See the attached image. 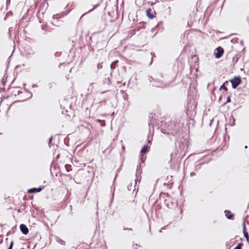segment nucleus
<instances>
[{"mask_svg": "<svg viewBox=\"0 0 249 249\" xmlns=\"http://www.w3.org/2000/svg\"><path fill=\"white\" fill-rule=\"evenodd\" d=\"M234 122H233H233H232L231 125H234Z\"/></svg>", "mask_w": 249, "mask_h": 249, "instance_id": "nucleus-37", "label": "nucleus"}, {"mask_svg": "<svg viewBox=\"0 0 249 249\" xmlns=\"http://www.w3.org/2000/svg\"><path fill=\"white\" fill-rule=\"evenodd\" d=\"M228 83V81H226L224 83H223L220 87L219 89H224L225 91H227L228 88L225 86V83Z\"/></svg>", "mask_w": 249, "mask_h": 249, "instance_id": "nucleus-14", "label": "nucleus"}, {"mask_svg": "<svg viewBox=\"0 0 249 249\" xmlns=\"http://www.w3.org/2000/svg\"><path fill=\"white\" fill-rule=\"evenodd\" d=\"M195 175H196V173L195 172H191L190 173V176L191 177H193V176H194Z\"/></svg>", "mask_w": 249, "mask_h": 249, "instance_id": "nucleus-26", "label": "nucleus"}, {"mask_svg": "<svg viewBox=\"0 0 249 249\" xmlns=\"http://www.w3.org/2000/svg\"><path fill=\"white\" fill-rule=\"evenodd\" d=\"M103 68V66H102V63H98L97 65V68L98 70H100L102 68Z\"/></svg>", "mask_w": 249, "mask_h": 249, "instance_id": "nucleus-20", "label": "nucleus"}, {"mask_svg": "<svg viewBox=\"0 0 249 249\" xmlns=\"http://www.w3.org/2000/svg\"><path fill=\"white\" fill-rule=\"evenodd\" d=\"M36 85H33V87H35Z\"/></svg>", "mask_w": 249, "mask_h": 249, "instance_id": "nucleus-42", "label": "nucleus"}, {"mask_svg": "<svg viewBox=\"0 0 249 249\" xmlns=\"http://www.w3.org/2000/svg\"><path fill=\"white\" fill-rule=\"evenodd\" d=\"M205 162H201L200 163H198L196 165L195 167V170L196 171H198L199 169H200L201 166Z\"/></svg>", "mask_w": 249, "mask_h": 249, "instance_id": "nucleus-10", "label": "nucleus"}, {"mask_svg": "<svg viewBox=\"0 0 249 249\" xmlns=\"http://www.w3.org/2000/svg\"><path fill=\"white\" fill-rule=\"evenodd\" d=\"M19 228H20V230L21 232L23 234L26 235L28 233V232H29L28 228L25 225H24L23 224H21L20 225Z\"/></svg>", "mask_w": 249, "mask_h": 249, "instance_id": "nucleus-5", "label": "nucleus"}, {"mask_svg": "<svg viewBox=\"0 0 249 249\" xmlns=\"http://www.w3.org/2000/svg\"><path fill=\"white\" fill-rule=\"evenodd\" d=\"M231 102V97H230V96H229L227 97V101H226V102L225 103H229V102Z\"/></svg>", "mask_w": 249, "mask_h": 249, "instance_id": "nucleus-25", "label": "nucleus"}, {"mask_svg": "<svg viewBox=\"0 0 249 249\" xmlns=\"http://www.w3.org/2000/svg\"><path fill=\"white\" fill-rule=\"evenodd\" d=\"M13 245V242L11 241L10 243V244L9 246L8 247V248H7V249H12Z\"/></svg>", "mask_w": 249, "mask_h": 249, "instance_id": "nucleus-21", "label": "nucleus"}, {"mask_svg": "<svg viewBox=\"0 0 249 249\" xmlns=\"http://www.w3.org/2000/svg\"><path fill=\"white\" fill-rule=\"evenodd\" d=\"M66 170H67V171L68 172H69L70 171V170H69V169H67H67H66Z\"/></svg>", "mask_w": 249, "mask_h": 249, "instance_id": "nucleus-39", "label": "nucleus"}, {"mask_svg": "<svg viewBox=\"0 0 249 249\" xmlns=\"http://www.w3.org/2000/svg\"><path fill=\"white\" fill-rule=\"evenodd\" d=\"M104 85H110L111 82L109 77L106 78L103 81Z\"/></svg>", "mask_w": 249, "mask_h": 249, "instance_id": "nucleus-9", "label": "nucleus"}, {"mask_svg": "<svg viewBox=\"0 0 249 249\" xmlns=\"http://www.w3.org/2000/svg\"><path fill=\"white\" fill-rule=\"evenodd\" d=\"M127 230H132L131 228L127 229Z\"/></svg>", "mask_w": 249, "mask_h": 249, "instance_id": "nucleus-45", "label": "nucleus"}, {"mask_svg": "<svg viewBox=\"0 0 249 249\" xmlns=\"http://www.w3.org/2000/svg\"><path fill=\"white\" fill-rule=\"evenodd\" d=\"M230 82L231 83L232 88L236 89L241 83L242 80L240 76H235L233 78L230 79Z\"/></svg>", "mask_w": 249, "mask_h": 249, "instance_id": "nucleus-1", "label": "nucleus"}, {"mask_svg": "<svg viewBox=\"0 0 249 249\" xmlns=\"http://www.w3.org/2000/svg\"><path fill=\"white\" fill-rule=\"evenodd\" d=\"M53 140V137H51L49 139L48 145L50 147H51V145L52 144V142Z\"/></svg>", "mask_w": 249, "mask_h": 249, "instance_id": "nucleus-19", "label": "nucleus"}, {"mask_svg": "<svg viewBox=\"0 0 249 249\" xmlns=\"http://www.w3.org/2000/svg\"><path fill=\"white\" fill-rule=\"evenodd\" d=\"M244 230H246V226H245V224L244 222H243V231Z\"/></svg>", "mask_w": 249, "mask_h": 249, "instance_id": "nucleus-31", "label": "nucleus"}, {"mask_svg": "<svg viewBox=\"0 0 249 249\" xmlns=\"http://www.w3.org/2000/svg\"><path fill=\"white\" fill-rule=\"evenodd\" d=\"M149 81L150 83L152 82H154L155 83L153 84V86H156L157 87H162L163 86H162V84L160 82V80L158 79H155L152 77H149Z\"/></svg>", "mask_w": 249, "mask_h": 249, "instance_id": "nucleus-2", "label": "nucleus"}, {"mask_svg": "<svg viewBox=\"0 0 249 249\" xmlns=\"http://www.w3.org/2000/svg\"><path fill=\"white\" fill-rule=\"evenodd\" d=\"M44 188V186H40L38 188H32L29 189L27 191L28 193L34 194L41 191Z\"/></svg>", "mask_w": 249, "mask_h": 249, "instance_id": "nucleus-4", "label": "nucleus"}, {"mask_svg": "<svg viewBox=\"0 0 249 249\" xmlns=\"http://www.w3.org/2000/svg\"><path fill=\"white\" fill-rule=\"evenodd\" d=\"M132 183L129 184L127 186V189H128V190L130 191V190H132Z\"/></svg>", "mask_w": 249, "mask_h": 249, "instance_id": "nucleus-22", "label": "nucleus"}, {"mask_svg": "<svg viewBox=\"0 0 249 249\" xmlns=\"http://www.w3.org/2000/svg\"><path fill=\"white\" fill-rule=\"evenodd\" d=\"M59 242L62 245H64V243H65V241H64L62 240H60V242Z\"/></svg>", "mask_w": 249, "mask_h": 249, "instance_id": "nucleus-29", "label": "nucleus"}, {"mask_svg": "<svg viewBox=\"0 0 249 249\" xmlns=\"http://www.w3.org/2000/svg\"><path fill=\"white\" fill-rule=\"evenodd\" d=\"M87 13L84 14L83 15H82V16L80 18H81L84 15H85Z\"/></svg>", "mask_w": 249, "mask_h": 249, "instance_id": "nucleus-36", "label": "nucleus"}, {"mask_svg": "<svg viewBox=\"0 0 249 249\" xmlns=\"http://www.w3.org/2000/svg\"><path fill=\"white\" fill-rule=\"evenodd\" d=\"M148 143H151V141H150V140H148Z\"/></svg>", "mask_w": 249, "mask_h": 249, "instance_id": "nucleus-38", "label": "nucleus"}, {"mask_svg": "<svg viewBox=\"0 0 249 249\" xmlns=\"http://www.w3.org/2000/svg\"><path fill=\"white\" fill-rule=\"evenodd\" d=\"M114 191V189L113 190V192ZM113 196H114V192L112 194V197H113Z\"/></svg>", "mask_w": 249, "mask_h": 249, "instance_id": "nucleus-41", "label": "nucleus"}, {"mask_svg": "<svg viewBox=\"0 0 249 249\" xmlns=\"http://www.w3.org/2000/svg\"><path fill=\"white\" fill-rule=\"evenodd\" d=\"M36 247V245H35L34 247V248H35Z\"/></svg>", "mask_w": 249, "mask_h": 249, "instance_id": "nucleus-47", "label": "nucleus"}, {"mask_svg": "<svg viewBox=\"0 0 249 249\" xmlns=\"http://www.w3.org/2000/svg\"><path fill=\"white\" fill-rule=\"evenodd\" d=\"M78 247H79V246H77L76 247V248H78Z\"/></svg>", "mask_w": 249, "mask_h": 249, "instance_id": "nucleus-48", "label": "nucleus"}, {"mask_svg": "<svg viewBox=\"0 0 249 249\" xmlns=\"http://www.w3.org/2000/svg\"><path fill=\"white\" fill-rule=\"evenodd\" d=\"M225 216L228 219H231L233 217V215L231 213V212L229 210H225L224 212Z\"/></svg>", "mask_w": 249, "mask_h": 249, "instance_id": "nucleus-8", "label": "nucleus"}, {"mask_svg": "<svg viewBox=\"0 0 249 249\" xmlns=\"http://www.w3.org/2000/svg\"><path fill=\"white\" fill-rule=\"evenodd\" d=\"M70 209H71V214L72 215V206H71V205H70Z\"/></svg>", "mask_w": 249, "mask_h": 249, "instance_id": "nucleus-30", "label": "nucleus"}, {"mask_svg": "<svg viewBox=\"0 0 249 249\" xmlns=\"http://www.w3.org/2000/svg\"><path fill=\"white\" fill-rule=\"evenodd\" d=\"M216 53H214L215 57L216 58H220L223 53H224V49L221 47H218L215 49Z\"/></svg>", "mask_w": 249, "mask_h": 249, "instance_id": "nucleus-3", "label": "nucleus"}, {"mask_svg": "<svg viewBox=\"0 0 249 249\" xmlns=\"http://www.w3.org/2000/svg\"><path fill=\"white\" fill-rule=\"evenodd\" d=\"M105 125V122H103V123H102L101 124V126H104Z\"/></svg>", "mask_w": 249, "mask_h": 249, "instance_id": "nucleus-33", "label": "nucleus"}, {"mask_svg": "<svg viewBox=\"0 0 249 249\" xmlns=\"http://www.w3.org/2000/svg\"><path fill=\"white\" fill-rule=\"evenodd\" d=\"M151 10L150 9H149L147 10L146 11V15L149 18H153L154 17V16L151 14Z\"/></svg>", "mask_w": 249, "mask_h": 249, "instance_id": "nucleus-11", "label": "nucleus"}, {"mask_svg": "<svg viewBox=\"0 0 249 249\" xmlns=\"http://www.w3.org/2000/svg\"><path fill=\"white\" fill-rule=\"evenodd\" d=\"M118 61L117 60H116L114 62H113L111 64H110V68L111 70H113L115 68V67H116V64L118 63Z\"/></svg>", "mask_w": 249, "mask_h": 249, "instance_id": "nucleus-13", "label": "nucleus"}, {"mask_svg": "<svg viewBox=\"0 0 249 249\" xmlns=\"http://www.w3.org/2000/svg\"><path fill=\"white\" fill-rule=\"evenodd\" d=\"M166 227H167V226H165L163 227V228H162L160 230H159V232H161L162 230L165 229Z\"/></svg>", "mask_w": 249, "mask_h": 249, "instance_id": "nucleus-28", "label": "nucleus"}, {"mask_svg": "<svg viewBox=\"0 0 249 249\" xmlns=\"http://www.w3.org/2000/svg\"><path fill=\"white\" fill-rule=\"evenodd\" d=\"M248 148V146L247 145H245V148Z\"/></svg>", "mask_w": 249, "mask_h": 249, "instance_id": "nucleus-40", "label": "nucleus"}, {"mask_svg": "<svg viewBox=\"0 0 249 249\" xmlns=\"http://www.w3.org/2000/svg\"><path fill=\"white\" fill-rule=\"evenodd\" d=\"M234 242V241L231 240L229 243L227 242L226 244V247L229 248V249L232 247V246L233 245V243Z\"/></svg>", "mask_w": 249, "mask_h": 249, "instance_id": "nucleus-12", "label": "nucleus"}, {"mask_svg": "<svg viewBox=\"0 0 249 249\" xmlns=\"http://www.w3.org/2000/svg\"><path fill=\"white\" fill-rule=\"evenodd\" d=\"M68 166V165L67 164H66V165H65V167H66V168H67V167Z\"/></svg>", "mask_w": 249, "mask_h": 249, "instance_id": "nucleus-44", "label": "nucleus"}, {"mask_svg": "<svg viewBox=\"0 0 249 249\" xmlns=\"http://www.w3.org/2000/svg\"><path fill=\"white\" fill-rule=\"evenodd\" d=\"M97 121H98V122H101V121L100 120H99V119H98V120H97Z\"/></svg>", "mask_w": 249, "mask_h": 249, "instance_id": "nucleus-43", "label": "nucleus"}, {"mask_svg": "<svg viewBox=\"0 0 249 249\" xmlns=\"http://www.w3.org/2000/svg\"><path fill=\"white\" fill-rule=\"evenodd\" d=\"M107 92V91H102V92H101V93H101V94H104V93H105V92Z\"/></svg>", "mask_w": 249, "mask_h": 249, "instance_id": "nucleus-34", "label": "nucleus"}, {"mask_svg": "<svg viewBox=\"0 0 249 249\" xmlns=\"http://www.w3.org/2000/svg\"><path fill=\"white\" fill-rule=\"evenodd\" d=\"M174 127H175V128L174 129L173 132H165L164 130H163L162 128L161 129V131L162 133H163L164 134H168L171 133L173 135L175 136V135H177V134L179 131V128L177 127L176 125Z\"/></svg>", "mask_w": 249, "mask_h": 249, "instance_id": "nucleus-6", "label": "nucleus"}, {"mask_svg": "<svg viewBox=\"0 0 249 249\" xmlns=\"http://www.w3.org/2000/svg\"><path fill=\"white\" fill-rule=\"evenodd\" d=\"M149 148L150 147L147 144L143 145L141 150V153L142 154L147 153L148 151Z\"/></svg>", "mask_w": 249, "mask_h": 249, "instance_id": "nucleus-7", "label": "nucleus"}, {"mask_svg": "<svg viewBox=\"0 0 249 249\" xmlns=\"http://www.w3.org/2000/svg\"><path fill=\"white\" fill-rule=\"evenodd\" d=\"M243 245V244L242 243H239L237 246L233 248V249H241Z\"/></svg>", "mask_w": 249, "mask_h": 249, "instance_id": "nucleus-15", "label": "nucleus"}, {"mask_svg": "<svg viewBox=\"0 0 249 249\" xmlns=\"http://www.w3.org/2000/svg\"><path fill=\"white\" fill-rule=\"evenodd\" d=\"M140 166H141V165H140ZM142 169L140 167H139V168H137V173H136V174L137 178H138V177L137 176V174L138 173H140L141 174L142 173Z\"/></svg>", "mask_w": 249, "mask_h": 249, "instance_id": "nucleus-17", "label": "nucleus"}, {"mask_svg": "<svg viewBox=\"0 0 249 249\" xmlns=\"http://www.w3.org/2000/svg\"><path fill=\"white\" fill-rule=\"evenodd\" d=\"M233 122H235V120H234V118H233Z\"/></svg>", "mask_w": 249, "mask_h": 249, "instance_id": "nucleus-46", "label": "nucleus"}, {"mask_svg": "<svg viewBox=\"0 0 249 249\" xmlns=\"http://www.w3.org/2000/svg\"><path fill=\"white\" fill-rule=\"evenodd\" d=\"M140 180H141V178H137L135 179V185H134V187H136V184H137V182H140Z\"/></svg>", "mask_w": 249, "mask_h": 249, "instance_id": "nucleus-23", "label": "nucleus"}, {"mask_svg": "<svg viewBox=\"0 0 249 249\" xmlns=\"http://www.w3.org/2000/svg\"><path fill=\"white\" fill-rule=\"evenodd\" d=\"M48 86H49V88H52V84H51V83H49V84H48Z\"/></svg>", "mask_w": 249, "mask_h": 249, "instance_id": "nucleus-32", "label": "nucleus"}, {"mask_svg": "<svg viewBox=\"0 0 249 249\" xmlns=\"http://www.w3.org/2000/svg\"><path fill=\"white\" fill-rule=\"evenodd\" d=\"M20 93H21V91L20 90H18V94H19Z\"/></svg>", "mask_w": 249, "mask_h": 249, "instance_id": "nucleus-35", "label": "nucleus"}, {"mask_svg": "<svg viewBox=\"0 0 249 249\" xmlns=\"http://www.w3.org/2000/svg\"><path fill=\"white\" fill-rule=\"evenodd\" d=\"M99 5H100V3H98V4H97L93 6V8H92V9H90V10H89L87 13H90V12H91V11H92L93 10H94L95 9H96L97 7H98L99 6Z\"/></svg>", "mask_w": 249, "mask_h": 249, "instance_id": "nucleus-18", "label": "nucleus"}, {"mask_svg": "<svg viewBox=\"0 0 249 249\" xmlns=\"http://www.w3.org/2000/svg\"><path fill=\"white\" fill-rule=\"evenodd\" d=\"M145 159V157H144L143 156H141V160L142 163H143Z\"/></svg>", "mask_w": 249, "mask_h": 249, "instance_id": "nucleus-24", "label": "nucleus"}, {"mask_svg": "<svg viewBox=\"0 0 249 249\" xmlns=\"http://www.w3.org/2000/svg\"><path fill=\"white\" fill-rule=\"evenodd\" d=\"M243 233H244V235L245 237L247 239V240H248L249 239V236L248 232H247V231L246 230H244L243 231Z\"/></svg>", "mask_w": 249, "mask_h": 249, "instance_id": "nucleus-16", "label": "nucleus"}, {"mask_svg": "<svg viewBox=\"0 0 249 249\" xmlns=\"http://www.w3.org/2000/svg\"><path fill=\"white\" fill-rule=\"evenodd\" d=\"M213 119H211V120H210V123H209V125H210V126H211V125H212V124H213Z\"/></svg>", "mask_w": 249, "mask_h": 249, "instance_id": "nucleus-27", "label": "nucleus"}]
</instances>
